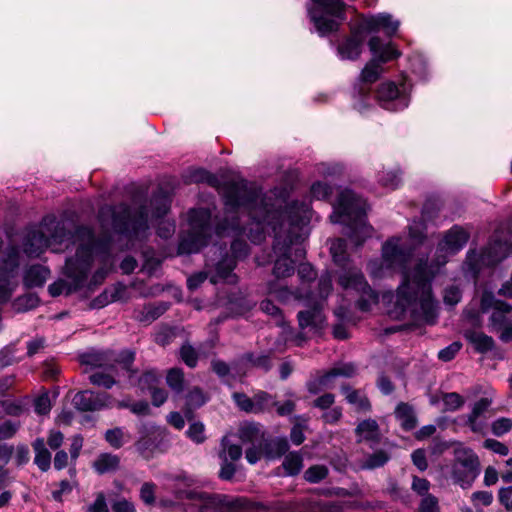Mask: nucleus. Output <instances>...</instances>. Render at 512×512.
Instances as JSON below:
<instances>
[{
	"instance_id": "nucleus-19",
	"label": "nucleus",
	"mask_w": 512,
	"mask_h": 512,
	"mask_svg": "<svg viewBox=\"0 0 512 512\" xmlns=\"http://www.w3.org/2000/svg\"><path fill=\"white\" fill-rule=\"evenodd\" d=\"M367 32L361 23L351 27L350 34L338 41L336 50L341 60H356L362 53Z\"/></svg>"
},
{
	"instance_id": "nucleus-20",
	"label": "nucleus",
	"mask_w": 512,
	"mask_h": 512,
	"mask_svg": "<svg viewBox=\"0 0 512 512\" xmlns=\"http://www.w3.org/2000/svg\"><path fill=\"white\" fill-rule=\"evenodd\" d=\"M359 22L367 33L383 30L389 36L396 33L400 24L398 20L393 19L392 15L388 13L365 16Z\"/></svg>"
},
{
	"instance_id": "nucleus-61",
	"label": "nucleus",
	"mask_w": 512,
	"mask_h": 512,
	"mask_svg": "<svg viewBox=\"0 0 512 512\" xmlns=\"http://www.w3.org/2000/svg\"><path fill=\"white\" fill-rule=\"evenodd\" d=\"M511 428L512 420L510 418L505 417L496 419L491 425L492 433L498 437L508 433L511 430Z\"/></svg>"
},
{
	"instance_id": "nucleus-15",
	"label": "nucleus",
	"mask_w": 512,
	"mask_h": 512,
	"mask_svg": "<svg viewBox=\"0 0 512 512\" xmlns=\"http://www.w3.org/2000/svg\"><path fill=\"white\" fill-rule=\"evenodd\" d=\"M511 248V243L507 241L494 240L490 243L481 254L469 251L466 256L465 264L469 271L475 276L478 274L482 266H494L504 259Z\"/></svg>"
},
{
	"instance_id": "nucleus-8",
	"label": "nucleus",
	"mask_w": 512,
	"mask_h": 512,
	"mask_svg": "<svg viewBox=\"0 0 512 512\" xmlns=\"http://www.w3.org/2000/svg\"><path fill=\"white\" fill-rule=\"evenodd\" d=\"M212 231V212L207 208L192 209L188 214V229L178 246L179 254L197 253L208 242Z\"/></svg>"
},
{
	"instance_id": "nucleus-1",
	"label": "nucleus",
	"mask_w": 512,
	"mask_h": 512,
	"mask_svg": "<svg viewBox=\"0 0 512 512\" xmlns=\"http://www.w3.org/2000/svg\"><path fill=\"white\" fill-rule=\"evenodd\" d=\"M225 216L214 219L215 231L222 234H245L253 243L265 238L268 228L274 234L273 251L277 255L273 274L277 279L294 274L291 259L292 246L298 244L303 227L311 219L310 205L305 201H293L285 206L283 200L262 195L245 180L229 181L221 187Z\"/></svg>"
},
{
	"instance_id": "nucleus-3",
	"label": "nucleus",
	"mask_w": 512,
	"mask_h": 512,
	"mask_svg": "<svg viewBox=\"0 0 512 512\" xmlns=\"http://www.w3.org/2000/svg\"><path fill=\"white\" fill-rule=\"evenodd\" d=\"M75 242L78 243L76 254L66 260L65 275L71 279V283L64 280L49 285V293L53 296L70 294L82 288L86 282L93 258L99 256L103 262L108 261L111 250L110 237L96 239L90 228H80L75 234Z\"/></svg>"
},
{
	"instance_id": "nucleus-49",
	"label": "nucleus",
	"mask_w": 512,
	"mask_h": 512,
	"mask_svg": "<svg viewBox=\"0 0 512 512\" xmlns=\"http://www.w3.org/2000/svg\"><path fill=\"white\" fill-rule=\"evenodd\" d=\"M143 258L144 262L141 270L149 276L155 275L161 266V259L155 256L154 251H144Z\"/></svg>"
},
{
	"instance_id": "nucleus-30",
	"label": "nucleus",
	"mask_w": 512,
	"mask_h": 512,
	"mask_svg": "<svg viewBox=\"0 0 512 512\" xmlns=\"http://www.w3.org/2000/svg\"><path fill=\"white\" fill-rule=\"evenodd\" d=\"M160 433L152 432L142 436L135 444L137 451L145 458L153 457L158 448V437Z\"/></svg>"
},
{
	"instance_id": "nucleus-5",
	"label": "nucleus",
	"mask_w": 512,
	"mask_h": 512,
	"mask_svg": "<svg viewBox=\"0 0 512 512\" xmlns=\"http://www.w3.org/2000/svg\"><path fill=\"white\" fill-rule=\"evenodd\" d=\"M334 263L340 268L337 273L338 284L343 290H353L359 294L357 307L363 312L369 311L378 303V294L370 287L362 272L351 264L346 254V241L335 239L330 246Z\"/></svg>"
},
{
	"instance_id": "nucleus-28",
	"label": "nucleus",
	"mask_w": 512,
	"mask_h": 512,
	"mask_svg": "<svg viewBox=\"0 0 512 512\" xmlns=\"http://www.w3.org/2000/svg\"><path fill=\"white\" fill-rule=\"evenodd\" d=\"M32 447L35 452L34 463L41 471H48L51 466V453L46 448L45 440L43 438H36L32 443Z\"/></svg>"
},
{
	"instance_id": "nucleus-9",
	"label": "nucleus",
	"mask_w": 512,
	"mask_h": 512,
	"mask_svg": "<svg viewBox=\"0 0 512 512\" xmlns=\"http://www.w3.org/2000/svg\"><path fill=\"white\" fill-rule=\"evenodd\" d=\"M190 506L196 512H250L252 503L244 497L197 491Z\"/></svg>"
},
{
	"instance_id": "nucleus-32",
	"label": "nucleus",
	"mask_w": 512,
	"mask_h": 512,
	"mask_svg": "<svg viewBox=\"0 0 512 512\" xmlns=\"http://www.w3.org/2000/svg\"><path fill=\"white\" fill-rule=\"evenodd\" d=\"M264 446L265 455L268 459L280 458L289 449V443L285 437H276L269 441L264 440Z\"/></svg>"
},
{
	"instance_id": "nucleus-52",
	"label": "nucleus",
	"mask_w": 512,
	"mask_h": 512,
	"mask_svg": "<svg viewBox=\"0 0 512 512\" xmlns=\"http://www.w3.org/2000/svg\"><path fill=\"white\" fill-rule=\"evenodd\" d=\"M332 186L325 181L315 182L311 186V195L313 198L318 200L327 199L332 194Z\"/></svg>"
},
{
	"instance_id": "nucleus-38",
	"label": "nucleus",
	"mask_w": 512,
	"mask_h": 512,
	"mask_svg": "<svg viewBox=\"0 0 512 512\" xmlns=\"http://www.w3.org/2000/svg\"><path fill=\"white\" fill-rule=\"evenodd\" d=\"M390 459V455L385 450H378L369 454L360 464L364 470H372L383 467Z\"/></svg>"
},
{
	"instance_id": "nucleus-39",
	"label": "nucleus",
	"mask_w": 512,
	"mask_h": 512,
	"mask_svg": "<svg viewBox=\"0 0 512 512\" xmlns=\"http://www.w3.org/2000/svg\"><path fill=\"white\" fill-rule=\"evenodd\" d=\"M327 375L331 382L334 383V380L338 377L342 378H352L357 374V367L355 364L348 363H338L330 370H328Z\"/></svg>"
},
{
	"instance_id": "nucleus-12",
	"label": "nucleus",
	"mask_w": 512,
	"mask_h": 512,
	"mask_svg": "<svg viewBox=\"0 0 512 512\" xmlns=\"http://www.w3.org/2000/svg\"><path fill=\"white\" fill-rule=\"evenodd\" d=\"M206 271L198 272L191 275L187 279V287L189 290H196L208 277L212 284L220 282L228 284H236L237 275L233 272L235 269V261L226 257L222 260L209 258L205 265Z\"/></svg>"
},
{
	"instance_id": "nucleus-41",
	"label": "nucleus",
	"mask_w": 512,
	"mask_h": 512,
	"mask_svg": "<svg viewBox=\"0 0 512 512\" xmlns=\"http://www.w3.org/2000/svg\"><path fill=\"white\" fill-rule=\"evenodd\" d=\"M378 183L387 189H396L401 183L399 170H382L377 174Z\"/></svg>"
},
{
	"instance_id": "nucleus-62",
	"label": "nucleus",
	"mask_w": 512,
	"mask_h": 512,
	"mask_svg": "<svg viewBox=\"0 0 512 512\" xmlns=\"http://www.w3.org/2000/svg\"><path fill=\"white\" fill-rule=\"evenodd\" d=\"M20 427V422L6 420L0 424V441L12 438Z\"/></svg>"
},
{
	"instance_id": "nucleus-37",
	"label": "nucleus",
	"mask_w": 512,
	"mask_h": 512,
	"mask_svg": "<svg viewBox=\"0 0 512 512\" xmlns=\"http://www.w3.org/2000/svg\"><path fill=\"white\" fill-rule=\"evenodd\" d=\"M282 467L286 476L298 475L303 468L302 455L298 452L288 453L283 460Z\"/></svg>"
},
{
	"instance_id": "nucleus-31",
	"label": "nucleus",
	"mask_w": 512,
	"mask_h": 512,
	"mask_svg": "<svg viewBox=\"0 0 512 512\" xmlns=\"http://www.w3.org/2000/svg\"><path fill=\"white\" fill-rule=\"evenodd\" d=\"M395 416L404 430L410 431L416 427V416L412 407L407 403H400L397 405L395 409Z\"/></svg>"
},
{
	"instance_id": "nucleus-42",
	"label": "nucleus",
	"mask_w": 512,
	"mask_h": 512,
	"mask_svg": "<svg viewBox=\"0 0 512 512\" xmlns=\"http://www.w3.org/2000/svg\"><path fill=\"white\" fill-rule=\"evenodd\" d=\"M490 309H493V311L496 309H506V311H512V306L501 300L495 299L492 292L485 291L481 297V311L485 313Z\"/></svg>"
},
{
	"instance_id": "nucleus-46",
	"label": "nucleus",
	"mask_w": 512,
	"mask_h": 512,
	"mask_svg": "<svg viewBox=\"0 0 512 512\" xmlns=\"http://www.w3.org/2000/svg\"><path fill=\"white\" fill-rule=\"evenodd\" d=\"M306 386L309 393L316 395L320 393L323 389L332 388L333 382L330 381L327 373L325 372L322 375H319L314 379L308 381Z\"/></svg>"
},
{
	"instance_id": "nucleus-16",
	"label": "nucleus",
	"mask_w": 512,
	"mask_h": 512,
	"mask_svg": "<svg viewBox=\"0 0 512 512\" xmlns=\"http://www.w3.org/2000/svg\"><path fill=\"white\" fill-rule=\"evenodd\" d=\"M410 85L403 81L399 85L394 82H384L377 90L376 98L379 104L389 111H400L408 107Z\"/></svg>"
},
{
	"instance_id": "nucleus-60",
	"label": "nucleus",
	"mask_w": 512,
	"mask_h": 512,
	"mask_svg": "<svg viewBox=\"0 0 512 512\" xmlns=\"http://www.w3.org/2000/svg\"><path fill=\"white\" fill-rule=\"evenodd\" d=\"M261 310L275 318L277 325H283V317L280 309L270 300H263L260 304Z\"/></svg>"
},
{
	"instance_id": "nucleus-50",
	"label": "nucleus",
	"mask_w": 512,
	"mask_h": 512,
	"mask_svg": "<svg viewBox=\"0 0 512 512\" xmlns=\"http://www.w3.org/2000/svg\"><path fill=\"white\" fill-rule=\"evenodd\" d=\"M329 474V470L325 465H313L304 473V479L309 483H319Z\"/></svg>"
},
{
	"instance_id": "nucleus-17",
	"label": "nucleus",
	"mask_w": 512,
	"mask_h": 512,
	"mask_svg": "<svg viewBox=\"0 0 512 512\" xmlns=\"http://www.w3.org/2000/svg\"><path fill=\"white\" fill-rule=\"evenodd\" d=\"M195 484V479L186 474L180 473L168 478L165 484V489L173 495V499L162 498L160 504L163 507H174L183 501H188L191 504L193 496L196 495L197 491L192 489Z\"/></svg>"
},
{
	"instance_id": "nucleus-18",
	"label": "nucleus",
	"mask_w": 512,
	"mask_h": 512,
	"mask_svg": "<svg viewBox=\"0 0 512 512\" xmlns=\"http://www.w3.org/2000/svg\"><path fill=\"white\" fill-rule=\"evenodd\" d=\"M469 237L470 234L464 228L458 225H455L450 230H448L437 247V269L447 263L448 256L454 255L462 250L468 242Z\"/></svg>"
},
{
	"instance_id": "nucleus-27",
	"label": "nucleus",
	"mask_w": 512,
	"mask_h": 512,
	"mask_svg": "<svg viewBox=\"0 0 512 512\" xmlns=\"http://www.w3.org/2000/svg\"><path fill=\"white\" fill-rule=\"evenodd\" d=\"M50 275L48 268L42 265H32L24 274V283L27 287L42 286Z\"/></svg>"
},
{
	"instance_id": "nucleus-63",
	"label": "nucleus",
	"mask_w": 512,
	"mask_h": 512,
	"mask_svg": "<svg viewBox=\"0 0 512 512\" xmlns=\"http://www.w3.org/2000/svg\"><path fill=\"white\" fill-rule=\"evenodd\" d=\"M430 486L431 484L427 479L418 476H413L411 489L419 496H422V498L426 497V495H430Z\"/></svg>"
},
{
	"instance_id": "nucleus-48",
	"label": "nucleus",
	"mask_w": 512,
	"mask_h": 512,
	"mask_svg": "<svg viewBox=\"0 0 512 512\" xmlns=\"http://www.w3.org/2000/svg\"><path fill=\"white\" fill-rule=\"evenodd\" d=\"M170 197L167 195H155L151 201L154 207L153 217L159 219L167 214L170 208Z\"/></svg>"
},
{
	"instance_id": "nucleus-51",
	"label": "nucleus",
	"mask_w": 512,
	"mask_h": 512,
	"mask_svg": "<svg viewBox=\"0 0 512 512\" xmlns=\"http://www.w3.org/2000/svg\"><path fill=\"white\" fill-rule=\"evenodd\" d=\"M442 400L445 410L451 412L460 409L465 403V399L456 392L445 393Z\"/></svg>"
},
{
	"instance_id": "nucleus-47",
	"label": "nucleus",
	"mask_w": 512,
	"mask_h": 512,
	"mask_svg": "<svg viewBox=\"0 0 512 512\" xmlns=\"http://www.w3.org/2000/svg\"><path fill=\"white\" fill-rule=\"evenodd\" d=\"M166 382L168 386L176 393L182 392L184 389L183 371L179 368L170 369L166 376Z\"/></svg>"
},
{
	"instance_id": "nucleus-44",
	"label": "nucleus",
	"mask_w": 512,
	"mask_h": 512,
	"mask_svg": "<svg viewBox=\"0 0 512 512\" xmlns=\"http://www.w3.org/2000/svg\"><path fill=\"white\" fill-rule=\"evenodd\" d=\"M189 181L194 183H207L211 187L219 188V179L204 169H196L189 175Z\"/></svg>"
},
{
	"instance_id": "nucleus-14",
	"label": "nucleus",
	"mask_w": 512,
	"mask_h": 512,
	"mask_svg": "<svg viewBox=\"0 0 512 512\" xmlns=\"http://www.w3.org/2000/svg\"><path fill=\"white\" fill-rule=\"evenodd\" d=\"M479 473L480 463L477 455L469 449L458 450L452 465L453 482L461 488L467 489L472 486Z\"/></svg>"
},
{
	"instance_id": "nucleus-45",
	"label": "nucleus",
	"mask_w": 512,
	"mask_h": 512,
	"mask_svg": "<svg viewBox=\"0 0 512 512\" xmlns=\"http://www.w3.org/2000/svg\"><path fill=\"white\" fill-rule=\"evenodd\" d=\"M124 290L125 288L122 285L115 286L111 291L105 290L95 299V305L97 307H104L111 302L120 300L121 293L124 292Z\"/></svg>"
},
{
	"instance_id": "nucleus-54",
	"label": "nucleus",
	"mask_w": 512,
	"mask_h": 512,
	"mask_svg": "<svg viewBox=\"0 0 512 512\" xmlns=\"http://www.w3.org/2000/svg\"><path fill=\"white\" fill-rule=\"evenodd\" d=\"M332 290V275L326 271L321 275L318 283V297L321 301H324Z\"/></svg>"
},
{
	"instance_id": "nucleus-40",
	"label": "nucleus",
	"mask_w": 512,
	"mask_h": 512,
	"mask_svg": "<svg viewBox=\"0 0 512 512\" xmlns=\"http://www.w3.org/2000/svg\"><path fill=\"white\" fill-rule=\"evenodd\" d=\"M466 338L475 346L479 352H487L493 348L494 341L484 333L471 331L466 333Z\"/></svg>"
},
{
	"instance_id": "nucleus-22",
	"label": "nucleus",
	"mask_w": 512,
	"mask_h": 512,
	"mask_svg": "<svg viewBox=\"0 0 512 512\" xmlns=\"http://www.w3.org/2000/svg\"><path fill=\"white\" fill-rule=\"evenodd\" d=\"M341 392L345 400L357 413H368L372 409L371 402L366 393L361 389H354L349 385H343Z\"/></svg>"
},
{
	"instance_id": "nucleus-6",
	"label": "nucleus",
	"mask_w": 512,
	"mask_h": 512,
	"mask_svg": "<svg viewBox=\"0 0 512 512\" xmlns=\"http://www.w3.org/2000/svg\"><path fill=\"white\" fill-rule=\"evenodd\" d=\"M98 219L104 229H111L124 237L134 248L136 241H141L147 235L148 214L146 208L132 211L127 205L103 206L98 213Z\"/></svg>"
},
{
	"instance_id": "nucleus-36",
	"label": "nucleus",
	"mask_w": 512,
	"mask_h": 512,
	"mask_svg": "<svg viewBox=\"0 0 512 512\" xmlns=\"http://www.w3.org/2000/svg\"><path fill=\"white\" fill-rule=\"evenodd\" d=\"M254 410L253 414L270 411L277 405L275 397L265 391H258L253 396Z\"/></svg>"
},
{
	"instance_id": "nucleus-53",
	"label": "nucleus",
	"mask_w": 512,
	"mask_h": 512,
	"mask_svg": "<svg viewBox=\"0 0 512 512\" xmlns=\"http://www.w3.org/2000/svg\"><path fill=\"white\" fill-rule=\"evenodd\" d=\"M157 486L153 482H145L142 484L139 492L140 499L146 505H153L155 503Z\"/></svg>"
},
{
	"instance_id": "nucleus-57",
	"label": "nucleus",
	"mask_w": 512,
	"mask_h": 512,
	"mask_svg": "<svg viewBox=\"0 0 512 512\" xmlns=\"http://www.w3.org/2000/svg\"><path fill=\"white\" fill-rule=\"evenodd\" d=\"M158 381L159 376L155 371H147L139 377L137 384L141 390H151L156 387Z\"/></svg>"
},
{
	"instance_id": "nucleus-34",
	"label": "nucleus",
	"mask_w": 512,
	"mask_h": 512,
	"mask_svg": "<svg viewBox=\"0 0 512 512\" xmlns=\"http://www.w3.org/2000/svg\"><path fill=\"white\" fill-rule=\"evenodd\" d=\"M117 367L115 366L111 369H101L92 372L89 375V380L93 385L104 387L106 389L111 388L115 383V375L117 372Z\"/></svg>"
},
{
	"instance_id": "nucleus-25",
	"label": "nucleus",
	"mask_w": 512,
	"mask_h": 512,
	"mask_svg": "<svg viewBox=\"0 0 512 512\" xmlns=\"http://www.w3.org/2000/svg\"><path fill=\"white\" fill-rule=\"evenodd\" d=\"M297 317L301 329L307 327L319 329L325 321V317L318 304L310 310L300 311Z\"/></svg>"
},
{
	"instance_id": "nucleus-23",
	"label": "nucleus",
	"mask_w": 512,
	"mask_h": 512,
	"mask_svg": "<svg viewBox=\"0 0 512 512\" xmlns=\"http://www.w3.org/2000/svg\"><path fill=\"white\" fill-rule=\"evenodd\" d=\"M358 442L377 443L380 440V428L376 420L365 419L355 428Z\"/></svg>"
},
{
	"instance_id": "nucleus-26",
	"label": "nucleus",
	"mask_w": 512,
	"mask_h": 512,
	"mask_svg": "<svg viewBox=\"0 0 512 512\" xmlns=\"http://www.w3.org/2000/svg\"><path fill=\"white\" fill-rule=\"evenodd\" d=\"M232 255H228L224 248L221 246L214 245L210 249L216 260H222L226 257L232 258L235 262L238 258H242L248 255V245L246 242L236 239L231 244Z\"/></svg>"
},
{
	"instance_id": "nucleus-29",
	"label": "nucleus",
	"mask_w": 512,
	"mask_h": 512,
	"mask_svg": "<svg viewBox=\"0 0 512 512\" xmlns=\"http://www.w3.org/2000/svg\"><path fill=\"white\" fill-rule=\"evenodd\" d=\"M239 438L245 445L264 443V432L254 423H246L239 429Z\"/></svg>"
},
{
	"instance_id": "nucleus-35",
	"label": "nucleus",
	"mask_w": 512,
	"mask_h": 512,
	"mask_svg": "<svg viewBox=\"0 0 512 512\" xmlns=\"http://www.w3.org/2000/svg\"><path fill=\"white\" fill-rule=\"evenodd\" d=\"M490 405L491 400L486 397L481 398L480 400L474 403L471 412L467 416V424L472 431L476 432L480 429L477 420L484 412L487 411Z\"/></svg>"
},
{
	"instance_id": "nucleus-11",
	"label": "nucleus",
	"mask_w": 512,
	"mask_h": 512,
	"mask_svg": "<svg viewBox=\"0 0 512 512\" xmlns=\"http://www.w3.org/2000/svg\"><path fill=\"white\" fill-rule=\"evenodd\" d=\"M135 360V352L129 349L123 350L119 353L113 351H89L80 355V363L89 366L92 369H113L119 366L122 370L128 373L129 379L133 378L136 373L132 369Z\"/></svg>"
},
{
	"instance_id": "nucleus-7",
	"label": "nucleus",
	"mask_w": 512,
	"mask_h": 512,
	"mask_svg": "<svg viewBox=\"0 0 512 512\" xmlns=\"http://www.w3.org/2000/svg\"><path fill=\"white\" fill-rule=\"evenodd\" d=\"M80 228L87 227L80 226L73 234L66 233L63 225L54 217H45L38 228L28 231L24 242V252L30 257H38L53 243L63 244L66 240L70 239L77 248L78 243L75 242V234Z\"/></svg>"
},
{
	"instance_id": "nucleus-58",
	"label": "nucleus",
	"mask_w": 512,
	"mask_h": 512,
	"mask_svg": "<svg viewBox=\"0 0 512 512\" xmlns=\"http://www.w3.org/2000/svg\"><path fill=\"white\" fill-rule=\"evenodd\" d=\"M221 445L223 453L227 454L232 461H237L241 458L242 448L240 445L230 443L226 436L222 438Z\"/></svg>"
},
{
	"instance_id": "nucleus-64",
	"label": "nucleus",
	"mask_w": 512,
	"mask_h": 512,
	"mask_svg": "<svg viewBox=\"0 0 512 512\" xmlns=\"http://www.w3.org/2000/svg\"><path fill=\"white\" fill-rule=\"evenodd\" d=\"M498 500L507 511L512 512V486L500 488Z\"/></svg>"
},
{
	"instance_id": "nucleus-55",
	"label": "nucleus",
	"mask_w": 512,
	"mask_h": 512,
	"mask_svg": "<svg viewBox=\"0 0 512 512\" xmlns=\"http://www.w3.org/2000/svg\"><path fill=\"white\" fill-rule=\"evenodd\" d=\"M232 398L237 405V407L246 413H252L254 410L253 397L250 398L245 393L235 392L232 395Z\"/></svg>"
},
{
	"instance_id": "nucleus-4",
	"label": "nucleus",
	"mask_w": 512,
	"mask_h": 512,
	"mask_svg": "<svg viewBox=\"0 0 512 512\" xmlns=\"http://www.w3.org/2000/svg\"><path fill=\"white\" fill-rule=\"evenodd\" d=\"M333 208L331 221L346 226L345 234L356 247L372 235L373 228L366 222V202L354 192L341 190Z\"/></svg>"
},
{
	"instance_id": "nucleus-21",
	"label": "nucleus",
	"mask_w": 512,
	"mask_h": 512,
	"mask_svg": "<svg viewBox=\"0 0 512 512\" xmlns=\"http://www.w3.org/2000/svg\"><path fill=\"white\" fill-rule=\"evenodd\" d=\"M109 400L110 396L107 393L85 390L74 396L73 403L80 411H97L109 406Z\"/></svg>"
},
{
	"instance_id": "nucleus-10",
	"label": "nucleus",
	"mask_w": 512,
	"mask_h": 512,
	"mask_svg": "<svg viewBox=\"0 0 512 512\" xmlns=\"http://www.w3.org/2000/svg\"><path fill=\"white\" fill-rule=\"evenodd\" d=\"M308 9L311 21L317 32L324 36L338 29L345 19V5L341 0H312Z\"/></svg>"
},
{
	"instance_id": "nucleus-33",
	"label": "nucleus",
	"mask_w": 512,
	"mask_h": 512,
	"mask_svg": "<svg viewBox=\"0 0 512 512\" xmlns=\"http://www.w3.org/2000/svg\"><path fill=\"white\" fill-rule=\"evenodd\" d=\"M239 364L245 369L259 368L268 371L271 368L270 357L266 354L247 353L240 358Z\"/></svg>"
},
{
	"instance_id": "nucleus-13",
	"label": "nucleus",
	"mask_w": 512,
	"mask_h": 512,
	"mask_svg": "<svg viewBox=\"0 0 512 512\" xmlns=\"http://www.w3.org/2000/svg\"><path fill=\"white\" fill-rule=\"evenodd\" d=\"M368 45L373 58L365 65L361 72L360 79L363 84L374 83L383 71L381 64L400 56V52L391 43L383 44L377 36L372 37Z\"/></svg>"
},
{
	"instance_id": "nucleus-56",
	"label": "nucleus",
	"mask_w": 512,
	"mask_h": 512,
	"mask_svg": "<svg viewBox=\"0 0 512 512\" xmlns=\"http://www.w3.org/2000/svg\"><path fill=\"white\" fill-rule=\"evenodd\" d=\"M265 453L264 443L250 445L245 451V458L249 464H256Z\"/></svg>"
},
{
	"instance_id": "nucleus-43",
	"label": "nucleus",
	"mask_w": 512,
	"mask_h": 512,
	"mask_svg": "<svg viewBox=\"0 0 512 512\" xmlns=\"http://www.w3.org/2000/svg\"><path fill=\"white\" fill-rule=\"evenodd\" d=\"M129 439V434L125 433L124 430L119 427L109 429L105 433V440L115 449L121 448Z\"/></svg>"
},
{
	"instance_id": "nucleus-24",
	"label": "nucleus",
	"mask_w": 512,
	"mask_h": 512,
	"mask_svg": "<svg viewBox=\"0 0 512 512\" xmlns=\"http://www.w3.org/2000/svg\"><path fill=\"white\" fill-rule=\"evenodd\" d=\"M120 467V457L112 453L99 454L92 463V468L99 475L113 473Z\"/></svg>"
},
{
	"instance_id": "nucleus-2",
	"label": "nucleus",
	"mask_w": 512,
	"mask_h": 512,
	"mask_svg": "<svg viewBox=\"0 0 512 512\" xmlns=\"http://www.w3.org/2000/svg\"><path fill=\"white\" fill-rule=\"evenodd\" d=\"M411 247L401 237H392L382 246V258L368 263L372 278H382L401 272L403 279L396 292L394 310L396 318L409 316L416 322L433 324L437 318V303L432 294L431 282L437 272L427 260H420L412 270H407Z\"/></svg>"
},
{
	"instance_id": "nucleus-59",
	"label": "nucleus",
	"mask_w": 512,
	"mask_h": 512,
	"mask_svg": "<svg viewBox=\"0 0 512 512\" xmlns=\"http://www.w3.org/2000/svg\"><path fill=\"white\" fill-rule=\"evenodd\" d=\"M180 357L183 362L193 368L198 361V355L195 349L190 344H184L180 349Z\"/></svg>"
}]
</instances>
